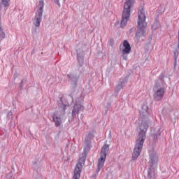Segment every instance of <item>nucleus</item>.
I'll list each match as a JSON object with an SVG mask.
<instances>
[{
  "instance_id": "f257e3e1",
  "label": "nucleus",
  "mask_w": 179,
  "mask_h": 179,
  "mask_svg": "<svg viewBox=\"0 0 179 179\" xmlns=\"http://www.w3.org/2000/svg\"><path fill=\"white\" fill-rule=\"evenodd\" d=\"M149 128V123L146 121H142L139 126V132L136 141V144L132 154V160H136L140 156L142 149L143 148V144L146 141V132Z\"/></svg>"
},
{
  "instance_id": "f03ea898",
  "label": "nucleus",
  "mask_w": 179,
  "mask_h": 179,
  "mask_svg": "<svg viewBox=\"0 0 179 179\" xmlns=\"http://www.w3.org/2000/svg\"><path fill=\"white\" fill-rule=\"evenodd\" d=\"M58 109L53 113L52 121L55 122V126L58 128L62 124V118L66 114V107L69 106L68 101L63 96H59L57 99Z\"/></svg>"
},
{
  "instance_id": "7ed1b4c3",
  "label": "nucleus",
  "mask_w": 179,
  "mask_h": 179,
  "mask_svg": "<svg viewBox=\"0 0 179 179\" xmlns=\"http://www.w3.org/2000/svg\"><path fill=\"white\" fill-rule=\"evenodd\" d=\"M164 73H161L158 79L155 81L153 90L155 92L153 97L156 101L163 100L166 93V82L164 81Z\"/></svg>"
},
{
  "instance_id": "20e7f679",
  "label": "nucleus",
  "mask_w": 179,
  "mask_h": 179,
  "mask_svg": "<svg viewBox=\"0 0 179 179\" xmlns=\"http://www.w3.org/2000/svg\"><path fill=\"white\" fill-rule=\"evenodd\" d=\"M138 19L137 21L138 29L135 34L136 40H141V37H146V15H145V10L143 8L138 10Z\"/></svg>"
},
{
  "instance_id": "39448f33",
  "label": "nucleus",
  "mask_w": 179,
  "mask_h": 179,
  "mask_svg": "<svg viewBox=\"0 0 179 179\" xmlns=\"http://www.w3.org/2000/svg\"><path fill=\"white\" fill-rule=\"evenodd\" d=\"M135 4V0H126L124 3L122 20L120 22L121 29H124L128 24L129 17H131V8Z\"/></svg>"
},
{
  "instance_id": "423d86ee",
  "label": "nucleus",
  "mask_w": 179,
  "mask_h": 179,
  "mask_svg": "<svg viewBox=\"0 0 179 179\" xmlns=\"http://www.w3.org/2000/svg\"><path fill=\"white\" fill-rule=\"evenodd\" d=\"M157 162L159 157L155 154L150 155L149 169L148 170V177L149 179H155L156 177V169H157Z\"/></svg>"
},
{
  "instance_id": "0eeeda50",
  "label": "nucleus",
  "mask_w": 179,
  "mask_h": 179,
  "mask_svg": "<svg viewBox=\"0 0 179 179\" xmlns=\"http://www.w3.org/2000/svg\"><path fill=\"white\" fill-rule=\"evenodd\" d=\"M83 110H85V106H83V102L77 100L73 107L71 121H73V119L76 118L79 113L83 111Z\"/></svg>"
},
{
  "instance_id": "6e6552de",
  "label": "nucleus",
  "mask_w": 179,
  "mask_h": 179,
  "mask_svg": "<svg viewBox=\"0 0 179 179\" xmlns=\"http://www.w3.org/2000/svg\"><path fill=\"white\" fill-rule=\"evenodd\" d=\"M120 50L122 51V55H128L131 53V44L127 40H124L123 44L120 45Z\"/></svg>"
},
{
  "instance_id": "1a4fd4ad",
  "label": "nucleus",
  "mask_w": 179,
  "mask_h": 179,
  "mask_svg": "<svg viewBox=\"0 0 179 179\" xmlns=\"http://www.w3.org/2000/svg\"><path fill=\"white\" fill-rule=\"evenodd\" d=\"M43 12H44V10L38 8L36 13V16L34 22L36 27H40V24L41 23V20H43Z\"/></svg>"
},
{
  "instance_id": "9d476101",
  "label": "nucleus",
  "mask_w": 179,
  "mask_h": 179,
  "mask_svg": "<svg viewBox=\"0 0 179 179\" xmlns=\"http://www.w3.org/2000/svg\"><path fill=\"white\" fill-rule=\"evenodd\" d=\"M83 168V166H82L81 162H78L76 164L75 169H74L73 179H80V173H82Z\"/></svg>"
},
{
  "instance_id": "9b49d317",
  "label": "nucleus",
  "mask_w": 179,
  "mask_h": 179,
  "mask_svg": "<svg viewBox=\"0 0 179 179\" xmlns=\"http://www.w3.org/2000/svg\"><path fill=\"white\" fill-rule=\"evenodd\" d=\"M94 138V131H90L88 135L85 138V143L86 145V148L90 149L92 148V139Z\"/></svg>"
},
{
  "instance_id": "f8f14e48",
  "label": "nucleus",
  "mask_w": 179,
  "mask_h": 179,
  "mask_svg": "<svg viewBox=\"0 0 179 179\" xmlns=\"http://www.w3.org/2000/svg\"><path fill=\"white\" fill-rule=\"evenodd\" d=\"M77 59L78 62V66H80V68L83 66V62L85 61V52L83 50L81 52L77 50Z\"/></svg>"
},
{
  "instance_id": "ddd939ff",
  "label": "nucleus",
  "mask_w": 179,
  "mask_h": 179,
  "mask_svg": "<svg viewBox=\"0 0 179 179\" xmlns=\"http://www.w3.org/2000/svg\"><path fill=\"white\" fill-rule=\"evenodd\" d=\"M67 78L73 83V87L76 89L78 87V80H79V76L73 73L67 74Z\"/></svg>"
},
{
  "instance_id": "4468645a",
  "label": "nucleus",
  "mask_w": 179,
  "mask_h": 179,
  "mask_svg": "<svg viewBox=\"0 0 179 179\" xmlns=\"http://www.w3.org/2000/svg\"><path fill=\"white\" fill-rule=\"evenodd\" d=\"M149 107L148 105H143L141 106V110H140V115L146 118L149 115Z\"/></svg>"
},
{
  "instance_id": "2eb2a0df",
  "label": "nucleus",
  "mask_w": 179,
  "mask_h": 179,
  "mask_svg": "<svg viewBox=\"0 0 179 179\" xmlns=\"http://www.w3.org/2000/svg\"><path fill=\"white\" fill-rule=\"evenodd\" d=\"M108 150H110V145L107 144L103 145L101 150L100 156L107 157V153H108Z\"/></svg>"
},
{
  "instance_id": "dca6fc26",
  "label": "nucleus",
  "mask_w": 179,
  "mask_h": 179,
  "mask_svg": "<svg viewBox=\"0 0 179 179\" xmlns=\"http://www.w3.org/2000/svg\"><path fill=\"white\" fill-rule=\"evenodd\" d=\"M106 159H107L106 157H103V156L100 155V158L98 159L97 167L103 169V167L104 166V163L106 162Z\"/></svg>"
},
{
  "instance_id": "f3484780",
  "label": "nucleus",
  "mask_w": 179,
  "mask_h": 179,
  "mask_svg": "<svg viewBox=\"0 0 179 179\" xmlns=\"http://www.w3.org/2000/svg\"><path fill=\"white\" fill-rule=\"evenodd\" d=\"M6 36V35L3 31V29H2V24H1V22H0V41H2V40L5 38Z\"/></svg>"
},
{
  "instance_id": "a211bd4d",
  "label": "nucleus",
  "mask_w": 179,
  "mask_h": 179,
  "mask_svg": "<svg viewBox=\"0 0 179 179\" xmlns=\"http://www.w3.org/2000/svg\"><path fill=\"white\" fill-rule=\"evenodd\" d=\"M1 3L4 6V8H8L9 7V2H10V0H1Z\"/></svg>"
},
{
  "instance_id": "6ab92c4d",
  "label": "nucleus",
  "mask_w": 179,
  "mask_h": 179,
  "mask_svg": "<svg viewBox=\"0 0 179 179\" xmlns=\"http://www.w3.org/2000/svg\"><path fill=\"white\" fill-rule=\"evenodd\" d=\"M38 9L44 10V0H39V3L38 5Z\"/></svg>"
},
{
  "instance_id": "aec40b11",
  "label": "nucleus",
  "mask_w": 179,
  "mask_h": 179,
  "mask_svg": "<svg viewBox=\"0 0 179 179\" xmlns=\"http://www.w3.org/2000/svg\"><path fill=\"white\" fill-rule=\"evenodd\" d=\"M123 87H124V85L118 83L117 85L115 87V91L118 93V92H120L121 89H122Z\"/></svg>"
},
{
  "instance_id": "412c9836",
  "label": "nucleus",
  "mask_w": 179,
  "mask_h": 179,
  "mask_svg": "<svg viewBox=\"0 0 179 179\" xmlns=\"http://www.w3.org/2000/svg\"><path fill=\"white\" fill-rule=\"evenodd\" d=\"M178 55H179V50H178V49H176L173 51V58H174V59H177L178 58Z\"/></svg>"
},
{
  "instance_id": "4be33fe9",
  "label": "nucleus",
  "mask_w": 179,
  "mask_h": 179,
  "mask_svg": "<svg viewBox=\"0 0 179 179\" xmlns=\"http://www.w3.org/2000/svg\"><path fill=\"white\" fill-rule=\"evenodd\" d=\"M127 78H122L120 80L119 83L121 85L124 86V85H127Z\"/></svg>"
},
{
  "instance_id": "5701e85b",
  "label": "nucleus",
  "mask_w": 179,
  "mask_h": 179,
  "mask_svg": "<svg viewBox=\"0 0 179 179\" xmlns=\"http://www.w3.org/2000/svg\"><path fill=\"white\" fill-rule=\"evenodd\" d=\"M27 82V80L24 78L20 83V89H23V85H24V83H26Z\"/></svg>"
},
{
  "instance_id": "b1692460",
  "label": "nucleus",
  "mask_w": 179,
  "mask_h": 179,
  "mask_svg": "<svg viewBox=\"0 0 179 179\" xmlns=\"http://www.w3.org/2000/svg\"><path fill=\"white\" fill-rule=\"evenodd\" d=\"M160 129H159L157 134H152V138H157V136H160Z\"/></svg>"
},
{
  "instance_id": "393cba45",
  "label": "nucleus",
  "mask_w": 179,
  "mask_h": 179,
  "mask_svg": "<svg viewBox=\"0 0 179 179\" xmlns=\"http://www.w3.org/2000/svg\"><path fill=\"white\" fill-rule=\"evenodd\" d=\"M32 168L34 170H38V166H37V163H34Z\"/></svg>"
},
{
  "instance_id": "a878e982",
  "label": "nucleus",
  "mask_w": 179,
  "mask_h": 179,
  "mask_svg": "<svg viewBox=\"0 0 179 179\" xmlns=\"http://www.w3.org/2000/svg\"><path fill=\"white\" fill-rule=\"evenodd\" d=\"M55 3H57L58 5L59 8H61V3L59 2V0H53Z\"/></svg>"
},
{
  "instance_id": "bb28decb",
  "label": "nucleus",
  "mask_w": 179,
  "mask_h": 179,
  "mask_svg": "<svg viewBox=\"0 0 179 179\" xmlns=\"http://www.w3.org/2000/svg\"><path fill=\"white\" fill-rule=\"evenodd\" d=\"M110 45H111V47H113V45H114V39L111 38L110 40Z\"/></svg>"
},
{
  "instance_id": "cd10ccee",
  "label": "nucleus",
  "mask_w": 179,
  "mask_h": 179,
  "mask_svg": "<svg viewBox=\"0 0 179 179\" xmlns=\"http://www.w3.org/2000/svg\"><path fill=\"white\" fill-rule=\"evenodd\" d=\"M122 58L124 59V61H128V57H127V55H122Z\"/></svg>"
},
{
  "instance_id": "c85d7f7f",
  "label": "nucleus",
  "mask_w": 179,
  "mask_h": 179,
  "mask_svg": "<svg viewBox=\"0 0 179 179\" xmlns=\"http://www.w3.org/2000/svg\"><path fill=\"white\" fill-rule=\"evenodd\" d=\"M101 170V168H99V166H97V169L96 170V174H99V173H100Z\"/></svg>"
},
{
  "instance_id": "c756f323",
  "label": "nucleus",
  "mask_w": 179,
  "mask_h": 179,
  "mask_svg": "<svg viewBox=\"0 0 179 179\" xmlns=\"http://www.w3.org/2000/svg\"><path fill=\"white\" fill-rule=\"evenodd\" d=\"M7 117H8V118H10V117H12V111H10V112L8 113Z\"/></svg>"
},
{
  "instance_id": "7c9ffc66",
  "label": "nucleus",
  "mask_w": 179,
  "mask_h": 179,
  "mask_svg": "<svg viewBox=\"0 0 179 179\" xmlns=\"http://www.w3.org/2000/svg\"><path fill=\"white\" fill-rule=\"evenodd\" d=\"M177 66V59H174V69H176Z\"/></svg>"
},
{
  "instance_id": "2f4dec72",
  "label": "nucleus",
  "mask_w": 179,
  "mask_h": 179,
  "mask_svg": "<svg viewBox=\"0 0 179 179\" xmlns=\"http://www.w3.org/2000/svg\"><path fill=\"white\" fill-rule=\"evenodd\" d=\"M132 30H134V28L130 29V30L129 31V34H131V33H132Z\"/></svg>"
},
{
  "instance_id": "473e14b6",
  "label": "nucleus",
  "mask_w": 179,
  "mask_h": 179,
  "mask_svg": "<svg viewBox=\"0 0 179 179\" xmlns=\"http://www.w3.org/2000/svg\"><path fill=\"white\" fill-rule=\"evenodd\" d=\"M110 106H111V103H108V108L109 107H110Z\"/></svg>"
},
{
  "instance_id": "72a5a7b5",
  "label": "nucleus",
  "mask_w": 179,
  "mask_h": 179,
  "mask_svg": "<svg viewBox=\"0 0 179 179\" xmlns=\"http://www.w3.org/2000/svg\"><path fill=\"white\" fill-rule=\"evenodd\" d=\"M178 51H179V42H178Z\"/></svg>"
},
{
  "instance_id": "f704fd0d",
  "label": "nucleus",
  "mask_w": 179,
  "mask_h": 179,
  "mask_svg": "<svg viewBox=\"0 0 179 179\" xmlns=\"http://www.w3.org/2000/svg\"><path fill=\"white\" fill-rule=\"evenodd\" d=\"M71 98L72 99V101H73V98L72 97V96H71Z\"/></svg>"
},
{
  "instance_id": "c9c22d12",
  "label": "nucleus",
  "mask_w": 179,
  "mask_h": 179,
  "mask_svg": "<svg viewBox=\"0 0 179 179\" xmlns=\"http://www.w3.org/2000/svg\"><path fill=\"white\" fill-rule=\"evenodd\" d=\"M81 118H83V114H81Z\"/></svg>"
},
{
  "instance_id": "e433bc0d",
  "label": "nucleus",
  "mask_w": 179,
  "mask_h": 179,
  "mask_svg": "<svg viewBox=\"0 0 179 179\" xmlns=\"http://www.w3.org/2000/svg\"><path fill=\"white\" fill-rule=\"evenodd\" d=\"M178 43H179V35H178Z\"/></svg>"
}]
</instances>
